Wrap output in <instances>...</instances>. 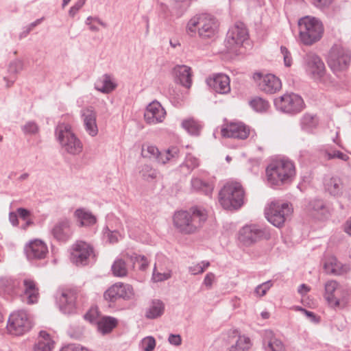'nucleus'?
Listing matches in <instances>:
<instances>
[{
	"label": "nucleus",
	"instance_id": "obj_1",
	"mask_svg": "<svg viewBox=\"0 0 351 351\" xmlns=\"http://www.w3.org/2000/svg\"><path fill=\"white\" fill-rule=\"evenodd\" d=\"M207 219L206 210L200 207L195 206L189 210L176 212L173 221L177 230L183 234L195 233Z\"/></svg>",
	"mask_w": 351,
	"mask_h": 351
},
{
	"label": "nucleus",
	"instance_id": "obj_2",
	"mask_svg": "<svg viewBox=\"0 0 351 351\" xmlns=\"http://www.w3.org/2000/svg\"><path fill=\"white\" fill-rule=\"evenodd\" d=\"M267 182L271 186L290 183L295 176L293 162L287 158L272 160L266 168Z\"/></svg>",
	"mask_w": 351,
	"mask_h": 351
},
{
	"label": "nucleus",
	"instance_id": "obj_3",
	"mask_svg": "<svg viewBox=\"0 0 351 351\" xmlns=\"http://www.w3.org/2000/svg\"><path fill=\"white\" fill-rule=\"evenodd\" d=\"M219 22L208 14H197L187 23L186 32L191 36L197 34L201 39L213 38L218 33Z\"/></svg>",
	"mask_w": 351,
	"mask_h": 351
},
{
	"label": "nucleus",
	"instance_id": "obj_4",
	"mask_svg": "<svg viewBox=\"0 0 351 351\" xmlns=\"http://www.w3.org/2000/svg\"><path fill=\"white\" fill-rule=\"evenodd\" d=\"M299 38L304 45L319 41L324 33L322 23L317 19L306 16L298 21Z\"/></svg>",
	"mask_w": 351,
	"mask_h": 351
},
{
	"label": "nucleus",
	"instance_id": "obj_5",
	"mask_svg": "<svg viewBox=\"0 0 351 351\" xmlns=\"http://www.w3.org/2000/svg\"><path fill=\"white\" fill-rule=\"evenodd\" d=\"M244 191L237 182H228L219 192V202L225 209L239 208L244 202Z\"/></svg>",
	"mask_w": 351,
	"mask_h": 351
},
{
	"label": "nucleus",
	"instance_id": "obj_6",
	"mask_svg": "<svg viewBox=\"0 0 351 351\" xmlns=\"http://www.w3.org/2000/svg\"><path fill=\"white\" fill-rule=\"evenodd\" d=\"M304 69L314 81L328 86L332 83L331 77L326 73V67L322 59L315 53H308L304 58Z\"/></svg>",
	"mask_w": 351,
	"mask_h": 351
},
{
	"label": "nucleus",
	"instance_id": "obj_7",
	"mask_svg": "<svg viewBox=\"0 0 351 351\" xmlns=\"http://www.w3.org/2000/svg\"><path fill=\"white\" fill-rule=\"evenodd\" d=\"M56 136L67 153L76 155L82 151V143L73 132L70 125L59 123L56 128Z\"/></svg>",
	"mask_w": 351,
	"mask_h": 351
},
{
	"label": "nucleus",
	"instance_id": "obj_8",
	"mask_svg": "<svg viewBox=\"0 0 351 351\" xmlns=\"http://www.w3.org/2000/svg\"><path fill=\"white\" fill-rule=\"evenodd\" d=\"M274 104L278 111L289 115L300 113L305 106L302 97L293 93H285L275 98Z\"/></svg>",
	"mask_w": 351,
	"mask_h": 351
},
{
	"label": "nucleus",
	"instance_id": "obj_9",
	"mask_svg": "<svg viewBox=\"0 0 351 351\" xmlns=\"http://www.w3.org/2000/svg\"><path fill=\"white\" fill-rule=\"evenodd\" d=\"M32 328V321L29 314L23 310L12 313L7 324L8 331L14 335L20 336L29 332Z\"/></svg>",
	"mask_w": 351,
	"mask_h": 351
},
{
	"label": "nucleus",
	"instance_id": "obj_10",
	"mask_svg": "<svg viewBox=\"0 0 351 351\" xmlns=\"http://www.w3.org/2000/svg\"><path fill=\"white\" fill-rule=\"evenodd\" d=\"M270 232L267 228L257 224L243 226L239 232V240L244 245L250 246L261 240L270 239Z\"/></svg>",
	"mask_w": 351,
	"mask_h": 351
},
{
	"label": "nucleus",
	"instance_id": "obj_11",
	"mask_svg": "<svg viewBox=\"0 0 351 351\" xmlns=\"http://www.w3.org/2000/svg\"><path fill=\"white\" fill-rule=\"evenodd\" d=\"M350 60V51L339 45L331 47L327 58L328 64L334 72L346 69Z\"/></svg>",
	"mask_w": 351,
	"mask_h": 351
},
{
	"label": "nucleus",
	"instance_id": "obj_12",
	"mask_svg": "<svg viewBox=\"0 0 351 351\" xmlns=\"http://www.w3.org/2000/svg\"><path fill=\"white\" fill-rule=\"evenodd\" d=\"M292 213V208L287 203L271 202L265 208V217L274 226L280 228L285 223L287 217Z\"/></svg>",
	"mask_w": 351,
	"mask_h": 351
},
{
	"label": "nucleus",
	"instance_id": "obj_13",
	"mask_svg": "<svg viewBox=\"0 0 351 351\" xmlns=\"http://www.w3.org/2000/svg\"><path fill=\"white\" fill-rule=\"evenodd\" d=\"M249 38L248 30L245 25L238 21L232 26L227 32L225 45L229 51H234L242 46Z\"/></svg>",
	"mask_w": 351,
	"mask_h": 351
},
{
	"label": "nucleus",
	"instance_id": "obj_14",
	"mask_svg": "<svg viewBox=\"0 0 351 351\" xmlns=\"http://www.w3.org/2000/svg\"><path fill=\"white\" fill-rule=\"evenodd\" d=\"M141 154L144 158H149L156 160L158 163L166 164L169 161L174 160L178 158L179 150L176 147H172L168 149L160 152L154 145H143Z\"/></svg>",
	"mask_w": 351,
	"mask_h": 351
},
{
	"label": "nucleus",
	"instance_id": "obj_15",
	"mask_svg": "<svg viewBox=\"0 0 351 351\" xmlns=\"http://www.w3.org/2000/svg\"><path fill=\"white\" fill-rule=\"evenodd\" d=\"M253 80L258 90L265 94H275L282 88L280 80L271 73H255L253 75Z\"/></svg>",
	"mask_w": 351,
	"mask_h": 351
},
{
	"label": "nucleus",
	"instance_id": "obj_16",
	"mask_svg": "<svg viewBox=\"0 0 351 351\" xmlns=\"http://www.w3.org/2000/svg\"><path fill=\"white\" fill-rule=\"evenodd\" d=\"M93 254V249L92 246L84 241H80L73 245L71 260L77 266L86 265L88 264Z\"/></svg>",
	"mask_w": 351,
	"mask_h": 351
},
{
	"label": "nucleus",
	"instance_id": "obj_17",
	"mask_svg": "<svg viewBox=\"0 0 351 351\" xmlns=\"http://www.w3.org/2000/svg\"><path fill=\"white\" fill-rule=\"evenodd\" d=\"M133 288L128 284H114L104 293L106 300L114 302L119 299L129 300L133 296Z\"/></svg>",
	"mask_w": 351,
	"mask_h": 351
},
{
	"label": "nucleus",
	"instance_id": "obj_18",
	"mask_svg": "<svg viewBox=\"0 0 351 351\" xmlns=\"http://www.w3.org/2000/svg\"><path fill=\"white\" fill-rule=\"evenodd\" d=\"M165 115L166 111L161 104L157 101H154L147 106L144 118L147 123L155 125L162 123Z\"/></svg>",
	"mask_w": 351,
	"mask_h": 351
},
{
	"label": "nucleus",
	"instance_id": "obj_19",
	"mask_svg": "<svg viewBox=\"0 0 351 351\" xmlns=\"http://www.w3.org/2000/svg\"><path fill=\"white\" fill-rule=\"evenodd\" d=\"M81 119L86 132L92 137L98 134L97 112L92 106L84 108L80 111Z\"/></svg>",
	"mask_w": 351,
	"mask_h": 351
},
{
	"label": "nucleus",
	"instance_id": "obj_20",
	"mask_svg": "<svg viewBox=\"0 0 351 351\" xmlns=\"http://www.w3.org/2000/svg\"><path fill=\"white\" fill-rule=\"evenodd\" d=\"M25 253L29 261L41 260L46 257L48 248L43 241L35 239L25 245Z\"/></svg>",
	"mask_w": 351,
	"mask_h": 351
},
{
	"label": "nucleus",
	"instance_id": "obj_21",
	"mask_svg": "<svg viewBox=\"0 0 351 351\" xmlns=\"http://www.w3.org/2000/svg\"><path fill=\"white\" fill-rule=\"evenodd\" d=\"M224 137L245 139L250 133V128L241 122H232L221 129Z\"/></svg>",
	"mask_w": 351,
	"mask_h": 351
},
{
	"label": "nucleus",
	"instance_id": "obj_22",
	"mask_svg": "<svg viewBox=\"0 0 351 351\" xmlns=\"http://www.w3.org/2000/svg\"><path fill=\"white\" fill-rule=\"evenodd\" d=\"M228 338L232 344L228 351H248L252 346L251 339L244 335H241L237 329L229 331Z\"/></svg>",
	"mask_w": 351,
	"mask_h": 351
},
{
	"label": "nucleus",
	"instance_id": "obj_23",
	"mask_svg": "<svg viewBox=\"0 0 351 351\" xmlns=\"http://www.w3.org/2000/svg\"><path fill=\"white\" fill-rule=\"evenodd\" d=\"M263 348L265 351H287L286 346L282 340L270 330L263 332Z\"/></svg>",
	"mask_w": 351,
	"mask_h": 351
},
{
	"label": "nucleus",
	"instance_id": "obj_24",
	"mask_svg": "<svg viewBox=\"0 0 351 351\" xmlns=\"http://www.w3.org/2000/svg\"><path fill=\"white\" fill-rule=\"evenodd\" d=\"M335 145H327L319 149L320 156L328 160L339 159L343 161H347L349 156L341 151L343 148L340 142L334 140Z\"/></svg>",
	"mask_w": 351,
	"mask_h": 351
},
{
	"label": "nucleus",
	"instance_id": "obj_25",
	"mask_svg": "<svg viewBox=\"0 0 351 351\" xmlns=\"http://www.w3.org/2000/svg\"><path fill=\"white\" fill-rule=\"evenodd\" d=\"M342 291V289L339 287V285L335 280H330L325 284L324 297L328 304L333 307H337L340 305L341 297L339 293H341ZM345 297L342 296V300Z\"/></svg>",
	"mask_w": 351,
	"mask_h": 351
},
{
	"label": "nucleus",
	"instance_id": "obj_26",
	"mask_svg": "<svg viewBox=\"0 0 351 351\" xmlns=\"http://www.w3.org/2000/svg\"><path fill=\"white\" fill-rule=\"evenodd\" d=\"M208 85L216 93L226 94L230 91V79L227 75L218 73L206 80Z\"/></svg>",
	"mask_w": 351,
	"mask_h": 351
},
{
	"label": "nucleus",
	"instance_id": "obj_27",
	"mask_svg": "<svg viewBox=\"0 0 351 351\" xmlns=\"http://www.w3.org/2000/svg\"><path fill=\"white\" fill-rule=\"evenodd\" d=\"M19 294L21 293L17 280L6 277L0 278V295L8 299Z\"/></svg>",
	"mask_w": 351,
	"mask_h": 351
},
{
	"label": "nucleus",
	"instance_id": "obj_28",
	"mask_svg": "<svg viewBox=\"0 0 351 351\" xmlns=\"http://www.w3.org/2000/svg\"><path fill=\"white\" fill-rule=\"evenodd\" d=\"M75 297L69 291H62L56 295V302L60 310L65 314H70L75 310Z\"/></svg>",
	"mask_w": 351,
	"mask_h": 351
},
{
	"label": "nucleus",
	"instance_id": "obj_29",
	"mask_svg": "<svg viewBox=\"0 0 351 351\" xmlns=\"http://www.w3.org/2000/svg\"><path fill=\"white\" fill-rule=\"evenodd\" d=\"M117 86L114 76L109 73L102 75L95 83V88L104 94L112 93L117 88Z\"/></svg>",
	"mask_w": 351,
	"mask_h": 351
},
{
	"label": "nucleus",
	"instance_id": "obj_30",
	"mask_svg": "<svg viewBox=\"0 0 351 351\" xmlns=\"http://www.w3.org/2000/svg\"><path fill=\"white\" fill-rule=\"evenodd\" d=\"M53 237L60 241H66L69 239L72 232L70 221L67 219L59 220L51 230Z\"/></svg>",
	"mask_w": 351,
	"mask_h": 351
},
{
	"label": "nucleus",
	"instance_id": "obj_31",
	"mask_svg": "<svg viewBox=\"0 0 351 351\" xmlns=\"http://www.w3.org/2000/svg\"><path fill=\"white\" fill-rule=\"evenodd\" d=\"M324 185L325 190L332 196L340 197L343 193V182L337 176L325 178Z\"/></svg>",
	"mask_w": 351,
	"mask_h": 351
},
{
	"label": "nucleus",
	"instance_id": "obj_32",
	"mask_svg": "<svg viewBox=\"0 0 351 351\" xmlns=\"http://www.w3.org/2000/svg\"><path fill=\"white\" fill-rule=\"evenodd\" d=\"M23 290L19 294L22 295L23 294L27 297V304H34L38 302L39 292L38 289L36 287V282L29 278L24 279L23 281Z\"/></svg>",
	"mask_w": 351,
	"mask_h": 351
},
{
	"label": "nucleus",
	"instance_id": "obj_33",
	"mask_svg": "<svg viewBox=\"0 0 351 351\" xmlns=\"http://www.w3.org/2000/svg\"><path fill=\"white\" fill-rule=\"evenodd\" d=\"M177 82L186 88H190L192 84L191 69L186 65H177L173 69Z\"/></svg>",
	"mask_w": 351,
	"mask_h": 351
},
{
	"label": "nucleus",
	"instance_id": "obj_34",
	"mask_svg": "<svg viewBox=\"0 0 351 351\" xmlns=\"http://www.w3.org/2000/svg\"><path fill=\"white\" fill-rule=\"evenodd\" d=\"M74 217L81 227L92 226L97 222V217L90 210L84 208L76 209L74 212Z\"/></svg>",
	"mask_w": 351,
	"mask_h": 351
},
{
	"label": "nucleus",
	"instance_id": "obj_35",
	"mask_svg": "<svg viewBox=\"0 0 351 351\" xmlns=\"http://www.w3.org/2000/svg\"><path fill=\"white\" fill-rule=\"evenodd\" d=\"M54 348V341L45 331H40L34 351H51Z\"/></svg>",
	"mask_w": 351,
	"mask_h": 351
},
{
	"label": "nucleus",
	"instance_id": "obj_36",
	"mask_svg": "<svg viewBox=\"0 0 351 351\" xmlns=\"http://www.w3.org/2000/svg\"><path fill=\"white\" fill-rule=\"evenodd\" d=\"M324 269L327 273L341 275L348 271V266L343 265L335 257H332L324 263Z\"/></svg>",
	"mask_w": 351,
	"mask_h": 351
},
{
	"label": "nucleus",
	"instance_id": "obj_37",
	"mask_svg": "<svg viewBox=\"0 0 351 351\" xmlns=\"http://www.w3.org/2000/svg\"><path fill=\"white\" fill-rule=\"evenodd\" d=\"M318 125V119L315 115L306 113L300 119V126L302 130L311 133Z\"/></svg>",
	"mask_w": 351,
	"mask_h": 351
},
{
	"label": "nucleus",
	"instance_id": "obj_38",
	"mask_svg": "<svg viewBox=\"0 0 351 351\" xmlns=\"http://www.w3.org/2000/svg\"><path fill=\"white\" fill-rule=\"evenodd\" d=\"M181 125L189 134L193 136H199L202 128L201 123L193 118L183 120Z\"/></svg>",
	"mask_w": 351,
	"mask_h": 351
},
{
	"label": "nucleus",
	"instance_id": "obj_39",
	"mask_svg": "<svg viewBox=\"0 0 351 351\" xmlns=\"http://www.w3.org/2000/svg\"><path fill=\"white\" fill-rule=\"evenodd\" d=\"M191 184L192 190L201 192L206 195H210L213 190L212 185L198 178H193L191 181Z\"/></svg>",
	"mask_w": 351,
	"mask_h": 351
},
{
	"label": "nucleus",
	"instance_id": "obj_40",
	"mask_svg": "<svg viewBox=\"0 0 351 351\" xmlns=\"http://www.w3.org/2000/svg\"><path fill=\"white\" fill-rule=\"evenodd\" d=\"M125 258L132 263V267L134 269L136 264H138V269L145 271L149 266L147 258L143 255H138L136 253L132 254H126Z\"/></svg>",
	"mask_w": 351,
	"mask_h": 351
},
{
	"label": "nucleus",
	"instance_id": "obj_41",
	"mask_svg": "<svg viewBox=\"0 0 351 351\" xmlns=\"http://www.w3.org/2000/svg\"><path fill=\"white\" fill-rule=\"evenodd\" d=\"M121 237V234L117 230L110 228L108 225L103 228L102 239L105 243H116Z\"/></svg>",
	"mask_w": 351,
	"mask_h": 351
},
{
	"label": "nucleus",
	"instance_id": "obj_42",
	"mask_svg": "<svg viewBox=\"0 0 351 351\" xmlns=\"http://www.w3.org/2000/svg\"><path fill=\"white\" fill-rule=\"evenodd\" d=\"M111 270L114 276L117 277H125L128 274L129 267L126 265L124 260L117 258L112 265Z\"/></svg>",
	"mask_w": 351,
	"mask_h": 351
},
{
	"label": "nucleus",
	"instance_id": "obj_43",
	"mask_svg": "<svg viewBox=\"0 0 351 351\" xmlns=\"http://www.w3.org/2000/svg\"><path fill=\"white\" fill-rule=\"evenodd\" d=\"M117 324V320L112 317H104L97 323L98 330L103 334L110 332Z\"/></svg>",
	"mask_w": 351,
	"mask_h": 351
},
{
	"label": "nucleus",
	"instance_id": "obj_44",
	"mask_svg": "<svg viewBox=\"0 0 351 351\" xmlns=\"http://www.w3.org/2000/svg\"><path fill=\"white\" fill-rule=\"evenodd\" d=\"M164 304L160 300H154L146 312V317L155 319L160 317L164 312Z\"/></svg>",
	"mask_w": 351,
	"mask_h": 351
},
{
	"label": "nucleus",
	"instance_id": "obj_45",
	"mask_svg": "<svg viewBox=\"0 0 351 351\" xmlns=\"http://www.w3.org/2000/svg\"><path fill=\"white\" fill-rule=\"evenodd\" d=\"M198 158L191 154H187L184 162L180 165L181 171L185 173H190L194 169L199 167Z\"/></svg>",
	"mask_w": 351,
	"mask_h": 351
},
{
	"label": "nucleus",
	"instance_id": "obj_46",
	"mask_svg": "<svg viewBox=\"0 0 351 351\" xmlns=\"http://www.w3.org/2000/svg\"><path fill=\"white\" fill-rule=\"evenodd\" d=\"M252 109L258 112H266L270 107L269 103L265 99L256 97L250 101Z\"/></svg>",
	"mask_w": 351,
	"mask_h": 351
},
{
	"label": "nucleus",
	"instance_id": "obj_47",
	"mask_svg": "<svg viewBox=\"0 0 351 351\" xmlns=\"http://www.w3.org/2000/svg\"><path fill=\"white\" fill-rule=\"evenodd\" d=\"M139 173L143 179L147 182L154 180L158 175V171L149 165H143Z\"/></svg>",
	"mask_w": 351,
	"mask_h": 351
},
{
	"label": "nucleus",
	"instance_id": "obj_48",
	"mask_svg": "<svg viewBox=\"0 0 351 351\" xmlns=\"http://www.w3.org/2000/svg\"><path fill=\"white\" fill-rule=\"evenodd\" d=\"M209 265L210 263L208 261H202L199 263L190 266L189 267V271L192 275L202 274Z\"/></svg>",
	"mask_w": 351,
	"mask_h": 351
},
{
	"label": "nucleus",
	"instance_id": "obj_49",
	"mask_svg": "<svg viewBox=\"0 0 351 351\" xmlns=\"http://www.w3.org/2000/svg\"><path fill=\"white\" fill-rule=\"evenodd\" d=\"M155 346V339L151 336L147 337L141 341V348L143 351H152Z\"/></svg>",
	"mask_w": 351,
	"mask_h": 351
},
{
	"label": "nucleus",
	"instance_id": "obj_50",
	"mask_svg": "<svg viewBox=\"0 0 351 351\" xmlns=\"http://www.w3.org/2000/svg\"><path fill=\"white\" fill-rule=\"evenodd\" d=\"M325 208L324 202L320 199H314L308 202V209L315 212L324 210Z\"/></svg>",
	"mask_w": 351,
	"mask_h": 351
},
{
	"label": "nucleus",
	"instance_id": "obj_51",
	"mask_svg": "<svg viewBox=\"0 0 351 351\" xmlns=\"http://www.w3.org/2000/svg\"><path fill=\"white\" fill-rule=\"evenodd\" d=\"M23 69V63L20 60H15L11 62L8 66V72L10 74L16 75Z\"/></svg>",
	"mask_w": 351,
	"mask_h": 351
},
{
	"label": "nucleus",
	"instance_id": "obj_52",
	"mask_svg": "<svg viewBox=\"0 0 351 351\" xmlns=\"http://www.w3.org/2000/svg\"><path fill=\"white\" fill-rule=\"evenodd\" d=\"M272 286V283L270 280L265 282L261 285H258L254 290V293L259 297L263 296L266 294L267 291Z\"/></svg>",
	"mask_w": 351,
	"mask_h": 351
},
{
	"label": "nucleus",
	"instance_id": "obj_53",
	"mask_svg": "<svg viewBox=\"0 0 351 351\" xmlns=\"http://www.w3.org/2000/svg\"><path fill=\"white\" fill-rule=\"evenodd\" d=\"M22 130L26 134H35L38 131V126L34 121H28L22 127Z\"/></svg>",
	"mask_w": 351,
	"mask_h": 351
},
{
	"label": "nucleus",
	"instance_id": "obj_54",
	"mask_svg": "<svg viewBox=\"0 0 351 351\" xmlns=\"http://www.w3.org/2000/svg\"><path fill=\"white\" fill-rule=\"evenodd\" d=\"M171 277L170 273H159L156 272V266L154 265L152 278L155 282H160L166 280Z\"/></svg>",
	"mask_w": 351,
	"mask_h": 351
},
{
	"label": "nucleus",
	"instance_id": "obj_55",
	"mask_svg": "<svg viewBox=\"0 0 351 351\" xmlns=\"http://www.w3.org/2000/svg\"><path fill=\"white\" fill-rule=\"evenodd\" d=\"M280 51L283 56L284 64L286 66L289 67L292 64V57L291 53L289 51L287 47L281 46Z\"/></svg>",
	"mask_w": 351,
	"mask_h": 351
},
{
	"label": "nucleus",
	"instance_id": "obj_56",
	"mask_svg": "<svg viewBox=\"0 0 351 351\" xmlns=\"http://www.w3.org/2000/svg\"><path fill=\"white\" fill-rule=\"evenodd\" d=\"M60 351H89L86 348L80 344H69L64 346Z\"/></svg>",
	"mask_w": 351,
	"mask_h": 351
},
{
	"label": "nucleus",
	"instance_id": "obj_57",
	"mask_svg": "<svg viewBox=\"0 0 351 351\" xmlns=\"http://www.w3.org/2000/svg\"><path fill=\"white\" fill-rule=\"evenodd\" d=\"M297 309L301 312H302L313 323H318L319 322V318L317 317L314 313L307 311L306 309L302 307H298Z\"/></svg>",
	"mask_w": 351,
	"mask_h": 351
},
{
	"label": "nucleus",
	"instance_id": "obj_58",
	"mask_svg": "<svg viewBox=\"0 0 351 351\" xmlns=\"http://www.w3.org/2000/svg\"><path fill=\"white\" fill-rule=\"evenodd\" d=\"M168 341L171 345L178 346L182 343V338L180 335L171 334L169 336Z\"/></svg>",
	"mask_w": 351,
	"mask_h": 351
},
{
	"label": "nucleus",
	"instance_id": "obj_59",
	"mask_svg": "<svg viewBox=\"0 0 351 351\" xmlns=\"http://www.w3.org/2000/svg\"><path fill=\"white\" fill-rule=\"evenodd\" d=\"M215 278V276L213 273L209 272L208 273L204 279V285L206 286L208 288H210L212 287L213 280Z\"/></svg>",
	"mask_w": 351,
	"mask_h": 351
},
{
	"label": "nucleus",
	"instance_id": "obj_60",
	"mask_svg": "<svg viewBox=\"0 0 351 351\" xmlns=\"http://www.w3.org/2000/svg\"><path fill=\"white\" fill-rule=\"evenodd\" d=\"M16 213L19 215V217L21 218H22L23 219H26V218L28 217L31 215L30 211L24 208H17Z\"/></svg>",
	"mask_w": 351,
	"mask_h": 351
},
{
	"label": "nucleus",
	"instance_id": "obj_61",
	"mask_svg": "<svg viewBox=\"0 0 351 351\" xmlns=\"http://www.w3.org/2000/svg\"><path fill=\"white\" fill-rule=\"evenodd\" d=\"M9 221L14 226L19 225L18 214L17 213L10 212L9 213Z\"/></svg>",
	"mask_w": 351,
	"mask_h": 351
},
{
	"label": "nucleus",
	"instance_id": "obj_62",
	"mask_svg": "<svg viewBox=\"0 0 351 351\" xmlns=\"http://www.w3.org/2000/svg\"><path fill=\"white\" fill-rule=\"evenodd\" d=\"M313 3L317 8H323L328 5L331 3V0H314Z\"/></svg>",
	"mask_w": 351,
	"mask_h": 351
},
{
	"label": "nucleus",
	"instance_id": "obj_63",
	"mask_svg": "<svg viewBox=\"0 0 351 351\" xmlns=\"http://www.w3.org/2000/svg\"><path fill=\"white\" fill-rule=\"evenodd\" d=\"M310 291V288L305 284H302L299 286L298 292L301 295H305Z\"/></svg>",
	"mask_w": 351,
	"mask_h": 351
},
{
	"label": "nucleus",
	"instance_id": "obj_64",
	"mask_svg": "<svg viewBox=\"0 0 351 351\" xmlns=\"http://www.w3.org/2000/svg\"><path fill=\"white\" fill-rule=\"evenodd\" d=\"M344 230L346 232L351 236V218L346 221Z\"/></svg>",
	"mask_w": 351,
	"mask_h": 351
}]
</instances>
